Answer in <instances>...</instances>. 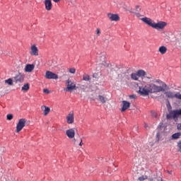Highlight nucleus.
I'll use <instances>...</instances> for the list:
<instances>
[{
	"label": "nucleus",
	"mask_w": 181,
	"mask_h": 181,
	"mask_svg": "<svg viewBox=\"0 0 181 181\" xmlns=\"http://www.w3.org/2000/svg\"><path fill=\"white\" fill-rule=\"evenodd\" d=\"M156 83L160 84L161 86H156L155 83H147L139 86V94L146 97L150 94H157V93H162L165 90H169V86L166 83L159 79L156 81Z\"/></svg>",
	"instance_id": "f257e3e1"
},
{
	"label": "nucleus",
	"mask_w": 181,
	"mask_h": 181,
	"mask_svg": "<svg viewBox=\"0 0 181 181\" xmlns=\"http://www.w3.org/2000/svg\"><path fill=\"white\" fill-rule=\"evenodd\" d=\"M141 21L146 23V25H148L151 28H153V29H156L157 30H160L166 26L167 23L165 21H159L158 23H155L152 19L144 17L141 18Z\"/></svg>",
	"instance_id": "f03ea898"
},
{
	"label": "nucleus",
	"mask_w": 181,
	"mask_h": 181,
	"mask_svg": "<svg viewBox=\"0 0 181 181\" xmlns=\"http://www.w3.org/2000/svg\"><path fill=\"white\" fill-rule=\"evenodd\" d=\"M181 116V109L180 110H171L169 114L166 115L167 119H177L179 117Z\"/></svg>",
	"instance_id": "7ed1b4c3"
},
{
	"label": "nucleus",
	"mask_w": 181,
	"mask_h": 181,
	"mask_svg": "<svg viewBox=\"0 0 181 181\" xmlns=\"http://www.w3.org/2000/svg\"><path fill=\"white\" fill-rule=\"evenodd\" d=\"M165 95L168 98H171L172 100H173V98H177V100H181L180 93H174L172 91H167L165 93Z\"/></svg>",
	"instance_id": "20e7f679"
},
{
	"label": "nucleus",
	"mask_w": 181,
	"mask_h": 181,
	"mask_svg": "<svg viewBox=\"0 0 181 181\" xmlns=\"http://www.w3.org/2000/svg\"><path fill=\"white\" fill-rule=\"evenodd\" d=\"M13 81L16 84H18V83H23L25 81V74L22 73L17 74L13 77Z\"/></svg>",
	"instance_id": "39448f33"
},
{
	"label": "nucleus",
	"mask_w": 181,
	"mask_h": 181,
	"mask_svg": "<svg viewBox=\"0 0 181 181\" xmlns=\"http://www.w3.org/2000/svg\"><path fill=\"white\" fill-rule=\"evenodd\" d=\"M25 124H26V119H23V118L20 119L16 125V132L17 133L21 132V130L23 129V128H25Z\"/></svg>",
	"instance_id": "423d86ee"
},
{
	"label": "nucleus",
	"mask_w": 181,
	"mask_h": 181,
	"mask_svg": "<svg viewBox=\"0 0 181 181\" xmlns=\"http://www.w3.org/2000/svg\"><path fill=\"white\" fill-rule=\"evenodd\" d=\"M45 78H47L48 80H57L59 76L50 71H47L45 73Z\"/></svg>",
	"instance_id": "0eeeda50"
},
{
	"label": "nucleus",
	"mask_w": 181,
	"mask_h": 181,
	"mask_svg": "<svg viewBox=\"0 0 181 181\" xmlns=\"http://www.w3.org/2000/svg\"><path fill=\"white\" fill-rule=\"evenodd\" d=\"M66 88L65 89V91H73V90H76V84L73 83L70 79H68L66 81Z\"/></svg>",
	"instance_id": "6e6552de"
},
{
	"label": "nucleus",
	"mask_w": 181,
	"mask_h": 181,
	"mask_svg": "<svg viewBox=\"0 0 181 181\" xmlns=\"http://www.w3.org/2000/svg\"><path fill=\"white\" fill-rule=\"evenodd\" d=\"M107 16L111 22H118V21H119V16L118 14L109 13L107 14Z\"/></svg>",
	"instance_id": "1a4fd4ad"
},
{
	"label": "nucleus",
	"mask_w": 181,
	"mask_h": 181,
	"mask_svg": "<svg viewBox=\"0 0 181 181\" xmlns=\"http://www.w3.org/2000/svg\"><path fill=\"white\" fill-rule=\"evenodd\" d=\"M30 54V56H39V49H37V47H36L35 45H31Z\"/></svg>",
	"instance_id": "9d476101"
},
{
	"label": "nucleus",
	"mask_w": 181,
	"mask_h": 181,
	"mask_svg": "<svg viewBox=\"0 0 181 181\" xmlns=\"http://www.w3.org/2000/svg\"><path fill=\"white\" fill-rule=\"evenodd\" d=\"M66 135L70 139H73L76 135V132H74V129H69L66 131Z\"/></svg>",
	"instance_id": "9b49d317"
},
{
	"label": "nucleus",
	"mask_w": 181,
	"mask_h": 181,
	"mask_svg": "<svg viewBox=\"0 0 181 181\" xmlns=\"http://www.w3.org/2000/svg\"><path fill=\"white\" fill-rule=\"evenodd\" d=\"M122 107L121 109V112H124V111H127L129 107H131V103L127 100L122 101Z\"/></svg>",
	"instance_id": "f8f14e48"
},
{
	"label": "nucleus",
	"mask_w": 181,
	"mask_h": 181,
	"mask_svg": "<svg viewBox=\"0 0 181 181\" xmlns=\"http://www.w3.org/2000/svg\"><path fill=\"white\" fill-rule=\"evenodd\" d=\"M67 124H73L74 122V113L73 112L68 114L66 116Z\"/></svg>",
	"instance_id": "ddd939ff"
},
{
	"label": "nucleus",
	"mask_w": 181,
	"mask_h": 181,
	"mask_svg": "<svg viewBox=\"0 0 181 181\" xmlns=\"http://www.w3.org/2000/svg\"><path fill=\"white\" fill-rule=\"evenodd\" d=\"M46 11H52L53 8V4H52V0H45L44 1Z\"/></svg>",
	"instance_id": "4468645a"
},
{
	"label": "nucleus",
	"mask_w": 181,
	"mask_h": 181,
	"mask_svg": "<svg viewBox=\"0 0 181 181\" xmlns=\"http://www.w3.org/2000/svg\"><path fill=\"white\" fill-rule=\"evenodd\" d=\"M33 70H35L34 64H28L25 67V71H26V73H32V71H33Z\"/></svg>",
	"instance_id": "2eb2a0df"
},
{
	"label": "nucleus",
	"mask_w": 181,
	"mask_h": 181,
	"mask_svg": "<svg viewBox=\"0 0 181 181\" xmlns=\"http://www.w3.org/2000/svg\"><path fill=\"white\" fill-rule=\"evenodd\" d=\"M41 110L43 111V115L45 116L47 115L49 112H50V107L46 105L41 106Z\"/></svg>",
	"instance_id": "dca6fc26"
},
{
	"label": "nucleus",
	"mask_w": 181,
	"mask_h": 181,
	"mask_svg": "<svg viewBox=\"0 0 181 181\" xmlns=\"http://www.w3.org/2000/svg\"><path fill=\"white\" fill-rule=\"evenodd\" d=\"M158 52L160 54H165L166 52H168V48L165 46H160L158 49Z\"/></svg>",
	"instance_id": "f3484780"
},
{
	"label": "nucleus",
	"mask_w": 181,
	"mask_h": 181,
	"mask_svg": "<svg viewBox=\"0 0 181 181\" xmlns=\"http://www.w3.org/2000/svg\"><path fill=\"white\" fill-rule=\"evenodd\" d=\"M138 76H139V77H145L146 76V72L142 69H139L136 71Z\"/></svg>",
	"instance_id": "a211bd4d"
},
{
	"label": "nucleus",
	"mask_w": 181,
	"mask_h": 181,
	"mask_svg": "<svg viewBox=\"0 0 181 181\" xmlns=\"http://www.w3.org/2000/svg\"><path fill=\"white\" fill-rule=\"evenodd\" d=\"M131 78L132 80H134V81H138L139 80V76L138 75V73H132L131 74Z\"/></svg>",
	"instance_id": "6ab92c4d"
},
{
	"label": "nucleus",
	"mask_w": 181,
	"mask_h": 181,
	"mask_svg": "<svg viewBox=\"0 0 181 181\" xmlns=\"http://www.w3.org/2000/svg\"><path fill=\"white\" fill-rule=\"evenodd\" d=\"M30 88V84L29 83H25L23 87L21 88L22 91H29V89Z\"/></svg>",
	"instance_id": "aec40b11"
},
{
	"label": "nucleus",
	"mask_w": 181,
	"mask_h": 181,
	"mask_svg": "<svg viewBox=\"0 0 181 181\" xmlns=\"http://www.w3.org/2000/svg\"><path fill=\"white\" fill-rule=\"evenodd\" d=\"M98 100L102 104H105L107 103V98L104 97L103 95H99Z\"/></svg>",
	"instance_id": "412c9836"
},
{
	"label": "nucleus",
	"mask_w": 181,
	"mask_h": 181,
	"mask_svg": "<svg viewBox=\"0 0 181 181\" xmlns=\"http://www.w3.org/2000/svg\"><path fill=\"white\" fill-rule=\"evenodd\" d=\"M180 136H181L180 132L175 133L172 135L171 139H179Z\"/></svg>",
	"instance_id": "4be33fe9"
},
{
	"label": "nucleus",
	"mask_w": 181,
	"mask_h": 181,
	"mask_svg": "<svg viewBox=\"0 0 181 181\" xmlns=\"http://www.w3.org/2000/svg\"><path fill=\"white\" fill-rule=\"evenodd\" d=\"M83 81H90V75L85 74L83 75Z\"/></svg>",
	"instance_id": "5701e85b"
},
{
	"label": "nucleus",
	"mask_w": 181,
	"mask_h": 181,
	"mask_svg": "<svg viewBox=\"0 0 181 181\" xmlns=\"http://www.w3.org/2000/svg\"><path fill=\"white\" fill-rule=\"evenodd\" d=\"M5 83L6 84H8V86H13V80L12 78H8L5 81Z\"/></svg>",
	"instance_id": "b1692460"
},
{
	"label": "nucleus",
	"mask_w": 181,
	"mask_h": 181,
	"mask_svg": "<svg viewBox=\"0 0 181 181\" xmlns=\"http://www.w3.org/2000/svg\"><path fill=\"white\" fill-rule=\"evenodd\" d=\"M146 179H148V176L146 175H141V177H139V181L146 180Z\"/></svg>",
	"instance_id": "393cba45"
},
{
	"label": "nucleus",
	"mask_w": 181,
	"mask_h": 181,
	"mask_svg": "<svg viewBox=\"0 0 181 181\" xmlns=\"http://www.w3.org/2000/svg\"><path fill=\"white\" fill-rule=\"evenodd\" d=\"M7 119L8 120V121H11V119H13V115H12V114H8V115H7Z\"/></svg>",
	"instance_id": "a878e982"
},
{
	"label": "nucleus",
	"mask_w": 181,
	"mask_h": 181,
	"mask_svg": "<svg viewBox=\"0 0 181 181\" xmlns=\"http://www.w3.org/2000/svg\"><path fill=\"white\" fill-rule=\"evenodd\" d=\"M156 136L157 139V142H159V141H160V133L158 132Z\"/></svg>",
	"instance_id": "bb28decb"
},
{
	"label": "nucleus",
	"mask_w": 181,
	"mask_h": 181,
	"mask_svg": "<svg viewBox=\"0 0 181 181\" xmlns=\"http://www.w3.org/2000/svg\"><path fill=\"white\" fill-rule=\"evenodd\" d=\"M69 73H71V74H74V73H76V69L74 68L69 69Z\"/></svg>",
	"instance_id": "cd10ccee"
},
{
	"label": "nucleus",
	"mask_w": 181,
	"mask_h": 181,
	"mask_svg": "<svg viewBox=\"0 0 181 181\" xmlns=\"http://www.w3.org/2000/svg\"><path fill=\"white\" fill-rule=\"evenodd\" d=\"M97 36H100L101 35V30L100 28L96 29Z\"/></svg>",
	"instance_id": "c85d7f7f"
},
{
	"label": "nucleus",
	"mask_w": 181,
	"mask_h": 181,
	"mask_svg": "<svg viewBox=\"0 0 181 181\" xmlns=\"http://www.w3.org/2000/svg\"><path fill=\"white\" fill-rule=\"evenodd\" d=\"M144 77H146V78H148V80H152V75H149V76H147L146 75Z\"/></svg>",
	"instance_id": "c756f323"
},
{
	"label": "nucleus",
	"mask_w": 181,
	"mask_h": 181,
	"mask_svg": "<svg viewBox=\"0 0 181 181\" xmlns=\"http://www.w3.org/2000/svg\"><path fill=\"white\" fill-rule=\"evenodd\" d=\"M43 93H46V94H49L50 93V91H49L48 89H44Z\"/></svg>",
	"instance_id": "7c9ffc66"
},
{
	"label": "nucleus",
	"mask_w": 181,
	"mask_h": 181,
	"mask_svg": "<svg viewBox=\"0 0 181 181\" xmlns=\"http://www.w3.org/2000/svg\"><path fill=\"white\" fill-rule=\"evenodd\" d=\"M177 146H178V148H179V149H180V151L181 152V141L178 142Z\"/></svg>",
	"instance_id": "2f4dec72"
},
{
	"label": "nucleus",
	"mask_w": 181,
	"mask_h": 181,
	"mask_svg": "<svg viewBox=\"0 0 181 181\" xmlns=\"http://www.w3.org/2000/svg\"><path fill=\"white\" fill-rule=\"evenodd\" d=\"M177 129L181 130V123H179V124L177 125Z\"/></svg>",
	"instance_id": "473e14b6"
},
{
	"label": "nucleus",
	"mask_w": 181,
	"mask_h": 181,
	"mask_svg": "<svg viewBox=\"0 0 181 181\" xmlns=\"http://www.w3.org/2000/svg\"><path fill=\"white\" fill-rule=\"evenodd\" d=\"M83 139H81V142L79 143V146H83Z\"/></svg>",
	"instance_id": "72a5a7b5"
},
{
	"label": "nucleus",
	"mask_w": 181,
	"mask_h": 181,
	"mask_svg": "<svg viewBox=\"0 0 181 181\" xmlns=\"http://www.w3.org/2000/svg\"><path fill=\"white\" fill-rule=\"evenodd\" d=\"M167 172L169 175H172L173 173V171L172 170H168Z\"/></svg>",
	"instance_id": "f704fd0d"
},
{
	"label": "nucleus",
	"mask_w": 181,
	"mask_h": 181,
	"mask_svg": "<svg viewBox=\"0 0 181 181\" xmlns=\"http://www.w3.org/2000/svg\"><path fill=\"white\" fill-rule=\"evenodd\" d=\"M162 125H163V123H160L158 128H162Z\"/></svg>",
	"instance_id": "c9c22d12"
},
{
	"label": "nucleus",
	"mask_w": 181,
	"mask_h": 181,
	"mask_svg": "<svg viewBox=\"0 0 181 181\" xmlns=\"http://www.w3.org/2000/svg\"><path fill=\"white\" fill-rule=\"evenodd\" d=\"M61 0H53L54 2L57 3V2H60Z\"/></svg>",
	"instance_id": "e433bc0d"
},
{
	"label": "nucleus",
	"mask_w": 181,
	"mask_h": 181,
	"mask_svg": "<svg viewBox=\"0 0 181 181\" xmlns=\"http://www.w3.org/2000/svg\"><path fill=\"white\" fill-rule=\"evenodd\" d=\"M144 127H145V128H148V124H144Z\"/></svg>",
	"instance_id": "4c0bfd02"
},
{
	"label": "nucleus",
	"mask_w": 181,
	"mask_h": 181,
	"mask_svg": "<svg viewBox=\"0 0 181 181\" xmlns=\"http://www.w3.org/2000/svg\"><path fill=\"white\" fill-rule=\"evenodd\" d=\"M139 8V6H136V9H138Z\"/></svg>",
	"instance_id": "58836bf2"
},
{
	"label": "nucleus",
	"mask_w": 181,
	"mask_h": 181,
	"mask_svg": "<svg viewBox=\"0 0 181 181\" xmlns=\"http://www.w3.org/2000/svg\"><path fill=\"white\" fill-rule=\"evenodd\" d=\"M93 77H95V74H93Z\"/></svg>",
	"instance_id": "ea45409f"
},
{
	"label": "nucleus",
	"mask_w": 181,
	"mask_h": 181,
	"mask_svg": "<svg viewBox=\"0 0 181 181\" xmlns=\"http://www.w3.org/2000/svg\"><path fill=\"white\" fill-rule=\"evenodd\" d=\"M154 117L156 118L158 116H156V115H155Z\"/></svg>",
	"instance_id": "a19ab883"
}]
</instances>
